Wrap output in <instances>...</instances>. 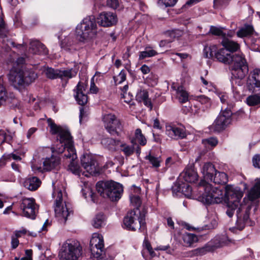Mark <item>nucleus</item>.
Instances as JSON below:
<instances>
[{"label":"nucleus","mask_w":260,"mask_h":260,"mask_svg":"<svg viewBox=\"0 0 260 260\" xmlns=\"http://www.w3.org/2000/svg\"><path fill=\"white\" fill-rule=\"evenodd\" d=\"M228 209L226 213L230 217H232L236 210L237 217V226L238 229L242 230L246 225H250L249 212L251 207L240 204L243 196L241 189L232 185H228L225 187L224 193Z\"/></svg>","instance_id":"obj_1"},{"label":"nucleus","mask_w":260,"mask_h":260,"mask_svg":"<svg viewBox=\"0 0 260 260\" xmlns=\"http://www.w3.org/2000/svg\"><path fill=\"white\" fill-rule=\"evenodd\" d=\"M24 62V58H18L9 74V81L17 89L29 85L37 78V74L33 71L23 67V64Z\"/></svg>","instance_id":"obj_2"},{"label":"nucleus","mask_w":260,"mask_h":260,"mask_svg":"<svg viewBox=\"0 0 260 260\" xmlns=\"http://www.w3.org/2000/svg\"><path fill=\"white\" fill-rule=\"evenodd\" d=\"M201 192L199 200L207 204L220 203L223 200L224 194L220 187H214L205 180H202L198 185Z\"/></svg>","instance_id":"obj_3"},{"label":"nucleus","mask_w":260,"mask_h":260,"mask_svg":"<svg viewBox=\"0 0 260 260\" xmlns=\"http://www.w3.org/2000/svg\"><path fill=\"white\" fill-rule=\"evenodd\" d=\"M96 189L101 196L108 198L112 201L119 200L123 191L121 184L112 180L98 182L96 184Z\"/></svg>","instance_id":"obj_4"},{"label":"nucleus","mask_w":260,"mask_h":260,"mask_svg":"<svg viewBox=\"0 0 260 260\" xmlns=\"http://www.w3.org/2000/svg\"><path fill=\"white\" fill-rule=\"evenodd\" d=\"M96 34L95 18L90 16L85 18L76 27V35L79 40L85 42L94 38Z\"/></svg>","instance_id":"obj_5"},{"label":"nucleus","mask_w":260,"mask_h":260,"mask_svg":"<svg viewBox=\"0 0 260 260\" xmlns=\"http://www.w3.org/2000/svg\"><path fill=\"white\" fill-rule=\"evenodd\" d=\"M146 213V211L144 209L141 211L138 209L130 211L123 219L124 225L128 230L136 231L139 229L144 231Z\"/></svg>","instance_id":"obj_6"},{"label":"nucleus","mask_w":260,"mask_h":260,"mask_svg":"<svg viewBox=\"0 0 260 260\" xmlns=\"http://www.w3.org/2000/svg\"><path fill=\"white\" fill-rule=\"evenodd\" d=\"M82 252V248L79 241L68 240L62 244L58 256L60 260H78Z\"/></svg>","instance_id":"obj_7"},{"label":"nucleus","mask_w":260,"mask_h":260,"mask_svg":"<svg viewBox=\"0 0 260 260\" xmlns=\"http://www.w3.org/2000/svg\"><path fill=\"white\" fill-rule=\"evenodd\" d=\"M232 74L236 78L243 79L248 72V63L243 54H232L229 63Z\"/></svg>","instance_id":"obj_8"},{"label":"nucleus","mask_w":260,"mask_h":260,"mask_svg":"<svg viewBox=\"0 0 260 260\" xmlns=\"http://www.w3.org/2000/svg\"><path fill=\"white\" fill-rule=\"evenodd\" d=\"M53 197L55 198L54 211L56 217L58 220L62 223H65L68 217L72 214V211L66 202L64 206L62 204V193L61 190H54L53 192Z\"/></svg>","instance_id":"obj_9"},{"label":"nucleus","mask_w":260,"mask_h":260,"mask_svg":"<svg viewBox=\"0 0 260 260\" xmlns=\"http://www.w3.org/2000/svg\"><path fill=\"white\" fill-rule=\"evenodd\" d=\"M232 113L228 109L222 111L210 126L211 131L219 132L224 129L231 122Z\"/></svg>","instance_id":"obj_10"},{"label":"nucleus","mask_w":260,"mask_h":260,"mask_svg":"<svg viewBox=\"0 0 260 260\" xmlns=\"http://www.w3.org/2000/svg\"><path fill=\"white\" fill-rule=\"evenodd\" d=\"M104 126L107 132L112 135H119L122 131V125L119 119L112 114H105L103 116Z\"/></svg>","instance_id":"obj_11"},{"label":"nucleus","mask_w":260,"mask_h":260,"mask_svg":"<svg viewBox=\"0 0 260 260\" xmlns=\"http://www.w3.org/2000/svg\"><path fill=\"white\" fill-rule=\"evenodd\" d=\"M55 151L58 153L64 152V156L67 158H69L71 162L74 161L77 158L72 137L69 139L67 138L62 144H57Z\"/></svg>","instance_id":"obj_12"},{"label":"nucleus","mask_w":260,"mask_h":260,"mask_svg":"<svg viewBox=\"0 0 260 260\" xmlns=\"http://www.w3.org/2000/svg\"><path fill=\"white\" fill-rule=\"evenodd\" d=\"M20 207L23 216L32 219H35L36 214L38 212V206L34 199L23 198Z\"/></svg>","instance_id":"obj_13"},{"label":"nucleus","mask_w":260,"mask_h":260,"mask_svg":"<svg viewBox=\"0 0 260 260\" xmlns=\"http://www.w3.org/2000/svg\"><path fill=\"white\" fill-rule=\"evenodd\" d=\"M90 248L92 255L99 258L102 256L104 249V243L103 236L98 233L92 234L90 241Z\"/></svg>","instance_id":"obj_14"},{"label":"nucleus","mask_w":260,"mask_h":260,"mask_svg":"<svg viewBox=\"0 0 260 260\" xmlns=\"http://www.w3.org/2000/svg\"><path fill=\"white\" fill-rule=\"evenodd\" d=\"M81 161L82 167L89 174H95L99 172L97 162L92 155L84 154Z\"/></svg>","instance_id":"obj_15"},{"label":"nucleus","mask_w":260,"mask_h":260,"mask_svg":"<svg viewBox=\"0 0 260 260\" xmlns=\"http://www.w3.org/2000/svg\"><path fill=\"white\" fill-rule=\"evenodd\" d=\"M166 133L168 137L173 139H183L186 136L185 128L181 125H167Z\"/></svg>","instance_id":"obj_16"},{"label":"nucleus","mask_w":260,"mask_h":260,"mask_svg":"<svg viewBox=\"0 0 260 260\" xmlns=\"http://www.w3.org/2000/svg\"><path fill=\"white\" fill-rule=\"evenodd\" d=\"M247 88L252 92H260V70L255 69L251 73L247 81Z\"/></svg>","instance_id":"obj_17"},{"label":"nucleus","mask_w":260,"mask_h":260,"mask_svg":"<svg viewBox=\"0 0 260 260\" xmlns=\"http://www.w3.org/2000/svg\"><path fill=\"white\" fill-rule=\"evenodd\" d=\"M48 125L50 128V133L52 134H59V141L60 144H62L66 140L71 137L70 132L63 129L60 126H57L51 119L47 120Z\"/></svg>","instance_id":"obj_18"},{"label":"nucleus","mask_w":260,"mask_h":260,"mask_svg":"<svg viewBox=\"0 0 260 260\" xmlns=\"http://www.w3.org/2000/svg\"><path fill=\"white\" fill-rule=\"evenodd\" d=\"M117 22L116 15L112 12H103L98 18V23L99 25L109 27L115 25Z\"/></svg>","instance_id":"obj_19"},{"label":"nucleus","mask_w":260,"mask_h":260,"mask_svg":"<svg viewBox=\"0 0 260 260\" xmlns=\"http://www.w3.org/2000/svg\"><path fill=\"white\" fill-rule=\"evenodd\" d=\"M86 85L81 82H79L74 91L75 92V98L80 105H85L88 101V97L86 92Z\"/></svg>","instance_id":"obj_20"},{"label":"nucleus","mask_w":260,"mask_h":260,"mask_svg":"<svg viewBox=\"0 0 260 260\" xmlns=\"http://www.w3.org/2000/svg\"><path fill=\"white\" fill-rule=\"evenodd\" d=\"M60 164V158L57 156H52L50 158H47L43 162V170L50 171L51 170L57 168ZM32 169L34 171L42 172L43 169L41 167L32 166Z\"/></svg>","instance_id":"obj_21"},{"label":"nucleus","mask_w":260,"mask_h":260,"mask_svg":"<svg viewBox=\"0 0 260 260\" xmlns=\"http://www.w3.org/2000/svg\"><path fill=\"white\" fill-rule=\"evenodd\" d=\"M171 88L175 91V95L180 103H184L188 100V93L182 86H177L173 83Z\"/></svg>","instance_id":"obj_22"},{"label":"nucleus","mask_w":260,"mask_h":260,"mask_svg":"<svg viewBox=\"0 0 260 260\" xmlns=\"http://www.w3.org/2000/svg\"><path fill=\"white\" fill-rule=\"evenodd\" d=\"M182 176L186 182L193 183L198 179L199 176L197 172L192 166H189L185 169L181 173Z\"/></svg>","instance_id":"obj_23"},{"label":"nucleus","mask_w":260,"mask_h":260,"mask_svg":"<svg viewBox=\"0 0 260 260\" xmlns=\"http://www.w3.org/2000/svg\"><path fill=\"white\" fill-rule=\"evenodd\" d=\"M29 51L33 54H46L48 50L45 46L38 40H31Z\"/></svg>","instance_id":"obj_24"},{"label":"nucleus","mask_w":260,"mask_h":260,"mask_svg":"<svg viewBox=\"0 0 260 260\" xmlns=\"http://www.w3.org/2000/svg\"><path fill=\"white\" fill-rule=\"evenodd\" d=\"M224 50L231 52H236L240 48V46L237 42L227 38H224L221 42Z\"/></svg>","instance_id":"obj_25"},{"label":"nucleus","mask_w":260,"mask_h":260,"mask_svg":"<svg viewBox=\"0 0 260 260\" xmlns=\"http://www.w3.org/2000/svg\"><path fill=\"white\" fill-rule=\"evenodd\" d=\"M214 165L211 162H206L203 166L201 172L205 179L210 180L213 179V175L216 172Z\"/></svg>","instance_id":"obj_26"},{"label":"nucleus","mask_w":260,"mask_h":260,"mask_svg":"<svg viewBox=\"0 0 260 260\" xmlns=\"http://www.w3.org/2000/svg\"><path fill=\"white\" fill-rule=\"evenodd\" d=\"M40 180L36 177L27 178L24 182V186L30 190H36L41 184Z\"/></svg>","instance_id":"obj_27"},{"label":"nucleus","mask_w":260,"mask_h":260,"mask_svg":"<svg viewBox=\"0 0 260 260\" xmlns=\"http://www.w3.org/2000/svg\"><path fill=\"white\" fill-rule=\"evenodd\" d=\"M136 100L139 102H143L144 104L150 108V109H152V104L150 100L148 98V92L145 90H141L139 92H138L136 95Z\"/></svg>","instance_id":"obj_28"},{"label":"nucleus","mask_w":260,"mask_h":260,"mask_svg":"<svg viewBox=\"0 0 260 260\" xmlns=\"http://www.w3.org/2000/svg\"><path fill=\"white\" fill-rule=\"evenodd\" d=\"M120 141L110 138H103L101 140L102 144L109 150H115L120 144Z\"/></svg>","instance_id":"obj_29"},{"label":"nucleus","mask_w":260,"mask_h":260,"mask_svg":"<svg viewBox=\"0 0 260 260\" xmlns=\"http://www.w3.org/2000/svg\"><path fill=\"white\" fill-rule=\"evenodd\" d=\"M260 197V178L255 179V183L248 192V198L253 201Z\"/></svg>","instance_id":"obj_30"},{"label":"nucleus","mask_w":260,"mask_h":260,"mask_svg":"<svg viewBox=\"0 0 260 260\" xmlns=\"http://www.w3.org/2000/svg\"><path fill=\"white\" fill-rule=\"evenodd\" d=\"M228 176L225 173L219 172L217 170L213 175V179L210 180V181L218 184H224L228 182Z\"/></svg>","instance_id":"obj_31"},{"label":"nucleus","mask_w":260,"mask_h":260,"mask_svg":"<svg viewBox=\"0 0 260 260\" xmlns=\"http://www.w3.org/2000/svg\"><path fill=\"white\" fill-rule=\"evenodd\" d=\"M231 53H226L224 48L220 49L215 53V57L220 62L228 64L229 63Z\"/></svg>","instance_id":"obj_32"},{"label":"nucleus","mask_w":260,"mask_h":260,"mask_svg":"<svg viewBox=\"0 0 260 260\" xmlns=\"http://www.w3.org/2000/svg\"><path fill=\"white\" fill-rule=\"evenodd\" d=\"M137 141L142 146L146 145L147 142L146 139L142 134V131L140 128H137L136 130L135 133V137L131 140V143L133 144V145H135L137 144Z\"/></svg>","instance_id":"obj_33"},{"label":"nucleus","mask_w":260,"mask_h":260,"mask_svg":"<svg viewBox=\"0 0 260 260\" xmlns=\"http://www.w3.org/2000/svg\"><path fill=\"white\" fill-rule=\"evenodd\" d=\"M230 242L231 240L228 239L226 235L218 236L214 240V246L216 248H218L227 245Z\"/></svg>","instance_id":"obj_34"},{"label":"nucleus","mask_w":260,"mask_h":260,"mask_svg":"<svg viewBox=\"0 0 260 260\" xmlns=\"http://www.w3.org/2000/svg\"><path fill=\"white\" fill-rule=\"evenodd\" d=\"M182 239L186 246H191L193 244L196 243L198 241V238L196 235L186 233L182 236Z\"/></svg>","instance_id":"obj_35"},{"label":"nucleus","mask_w":260,"mask_h":260,"mask_svg":"<svg viewBox=\"0 0 260 260\" xmlns=\"http://www.w3.org/2000/svg\"><path fill=\"white\" fill-rule=\"evenodd\" d=\"M77 75V72L72 69L67 70H59L58 78L61 79H69Z\"/></svg>","instance_id":"obj_36"},{"label":"nucleus","mask_w":260,"mask_h":260,"mask_svg":"<svg viewBox=\"0 0 260 260\" xmlns=\"http://www.w3.org/2000/svg\"><path fill=\"white\" fill-rule=\"evenodd\" d=\"M217 47L215 45L205 46L203 50L204 56L206 58H210L213 56V54L216 53Z\"/></svg>","instance_id":"obj_37"},{"label":"nucleus","mask_w":260,"mask_h":260,"mask_svg":"<svg viewBox=\"0 0 260 260\" xmlns=\"http://www.w3.org/2000/svg\"><path fill=\"white\" fill-rule=\"evenodd\" d=\"M253 31V28L252 26L250 25H245L237 32V35L240 38L246 37L251 35Z\"/></svg>","instance_id":"obj_38"},{"label":"nucleus","mask_w":260,"mask_h":260,"mask_svg":"<svg viewBox=\"0 0 260 260\" xmlns=\"http://www.w3.org/2000/svg\"><path fill=\"white\" fill-rule=\"evenodd\" d=\"M157 54V52L152 49L151 47L148 46L145 48V50L140 52L139 59H143L147 57L154 56Z\"/></svg>","instance_id":"obj_39"},{"label":"nucleus","mask_w":260,"mask_h":260,"mask_svg":"<svg viewBox=\"0 0 260 260\" xmlns=\"http://www.w3.org/2000/svg\"><path fill=\"white\" fill-rule=\"evenodd\" d=\"M105 224V217L103 214H97L93 219L92 225L95 228H99Z\"/></svg>","instance_id":"obj_40"},{"label":"nucleus","mask_w":260,"mask_h":260,"mask_svg":"<svg viewBox=\"0 0 260 260\" xmlns=\"http://www.w3.org/2000/svg\"><path fill=\"white\" fill-rule=\"evenodd\" d=\"M44 72L46 77L49 79H54L58 78L59 70H55L52 68H46Z\"/></svg>","instance_id":"obj_41"},{"label":"nucleus","mask_w":260,"mask_h":260,"mask_svg":"<svg viewBox=\"0 0 260 260\" xmlns=\"http://www.w3.org/2000/svg\"><path fill=\"white\" fill-rule=\"evenodd\" d=\"M119 146L121 147V151L123 152L126 156H129L134 152V145L129 146L127 144L120 142Z\"/></svg>","instance_id":"obj_42"},{"label":"nucleus","mask_w":260,"mask_h":260,"mask_svg":"<svg viewBox=\"0 0 260 260\" xmlns=\"http://www.w3.org/2000/svg\"><path fill=\"white\" fill-rule=\"evenodd\" d=\"M202 143L208 149L216 146L218 144V140L216 138L210 137L202 140Z\"/></svg>","instance_id":"obj_43"},{"label":"nucleus","mask_w":260,"mask_h":260,"mask_svg":"<svg viewBox=\"0 0 260 260\" xmlns=\"http://www.w3.org/2000/svg\"><path fill=\"white\" fill-rule=\"evenodd\" d=\"M8 30L3 18V14L0 11V38H5L7 37Z\"/></svg>","instance_id":"obj_44"},{"label":"nucleus","mask_w":260,"mask_h":260,"mask_svg":"<svg viewBox=\"0 0 260 260\" xmlns=\"http://www.w3.org/2000/svg\"><path fill=\"white\" fill-rule=\"evenodd\" d=\"M145 159L148 160L149 162L154 168H158L160 166V162L161 161L160 157H155L150 154L147 155L145 157Z\"/></svg>","instance_id":"obj_45"},{"label":"nucleus","mask_w":260,"mask_h":260,"mask_svg":"<svg viewBox=\"0 0 260 260\" xmlns=\"http://www.w3.org/2000/svg\"><path fill=\"white\" fill-rule=\"evenodd\" d=\"M223 28L211 26L210 32L213 35L221 36L223 38H226V34L223 31Z\"/></svg>","instance_id":"obj_46"},{"label":"nucleus","mask_w":260,"mask_h":260,"mask_svg":"<svg viewBox=\"0 0 260 260\" xmlns=\"http://www.w3.org/2000/svg\"><path fill=\"white\" fill-rule=\"evenodd\" d=\"M246 102L249 106H255L260 103V96L257 95L249 96L246 99Z\"/></svg>","instance_id":"obj_47"},{"label":"nucleus","mask_w":260,"mask_h":260,"mask_svg":"<svg viewBox=\"0 0 260 260\" xmlns=\"http://www.w3.org/2000/svg\"><path fill=\"white\" fill-rule=\"evenodd\" d=\"M179 190L181 191L185 196L189 198L191 194L192 188L191 186L187 184H184L179 187Z\"/></svg>","instance_id":"obj_48"},{"label":"nucleus","mask_w":260,"mask_h":260,"mask_svg":"<svg viewBox=\"0 0 260 260\" xmlns=\"http://www.w3.org/2000/svg\"><path fill=\"white\" fill-rule=\"evenodd\" d=\"M69 170L75 175L80 176V167L75 160L70 162L69 165Z\"/></svg>","instance_id":"obj_49"},{"label":"nucleus","mask_w":260,"mask_h":260,"mask_svg":"<svg viewBox=\"0 0 260 260\" xmlns=\"http://www.w3.org/2000/svg\"><path fill=\"white\" fill-rule=\"evenodd\" d=\"M129 198L131 204L136 207L134 210L138 209L140 211L138 208L141 204V200L140 197L138 196L132 194L129 196Z\"/></svg>","instance_id":"obj_50"},{"label":"nucleus","mask_w":260,"mask_h":260,"mask_svg":"<svg viewBox=\"0 0 260 260\" xmlns=\"http://www.w3.org/2000/svg\"><path fill=\"white\" fill-rule=\"evenodd\" d=\"M196 100L201 104L205 105L206 108H208L210 106V99L205 95H200L197 97Z\"/></svg>","instance_id":"obj_51"},{"label":"nucleus","mask_w":260,"mask_h":260,"mask_svg":"<svg viewBox=\"0 0 260 260\" xmlns=\"http://www.w3.org/2000/svg\"><path fill=\"white\" fill-rule=\"evenodd\" d=\"M126 79V73L123 70L121 71L119 74L114 77V80L116 84H121Z\"/></svg>","instance_id":"obj_52"},{"label":"nucleus","mask_w":260,"mask_h":260,"mask_svg":"<svg viewBox=\"0 0 260 260\" xmlns=\"http://www.w3.org/2000/svg\"><path fill=\"white\" fill-rule=\"evenodd\" d=\"M12 137L10 135L8 134L5 130H0V143L2 144L5 141L11 140Z\"/></svg>","instance_id":"obj_53"},{"label":"nucleus","mask_w":260,"mask_h":260,"mask_svg":"<svg viewBox=\"0 0 260 260\" xmlns=\"http://www.w3.org/2000/svg\"><path fill=\"white\" fill-rule=\"evenodd\" d=\"M230 0H214V7L215 9H221L226 7Z\"/></svg>","instance_id":"obj_54"},{"label":"nucleus","mask_w":260,"mask_h":260,"mask_svg":"<svg viewBox=\"0 0 260 260\" xmlns=\"http://www.w3.org/2000/svg\"><path fill=\"white\" fill-rule=\"evenodd\" d=\"M7 97L6 91L5 87L1 83V79H0V105L6 100Z\"/></svg>","instance_id":"obj_55"},{"label":"nucleus","mask_w":260,"mask_h":260,"mask_svg":"<svg viewBox=\"0 0 260 260\" xmlns=\"http://www.w3.org/2000/svg\"><path fill=\"white\" fill-rule=\"evenodd\" d=\"M121 98L124 99V102L126 103H129L132 100H133V95L129 93H121Z\"/></svg>","instance_id":"obj_56"},{"label":"nucleus","mask_w":260,"mask_h":260,"mask_svg":"<svg viewBox=\"0 0 260 260\" xmlns=\"http://www.w3.org/2000/svg\"><path fill=\"white\" fill-rule=\"evenodd\" d=\"M107 4L109 7L115 9L118 7L119 2L118 0H107Z\"/></svg>","instance_id":"obj_57"},{"label":"nucleus","mask_w":260,"mask_h":260,"mask_svg":"<svg viewBox=\"0 0 260 260\" xmlns=\"http://www.w3.org/2000/svg\"><path fill=\"white\" fill-rule=\"evenodd\" d=\"M252 162L254 167L260 168V155H255L252 158Z\"/></svg>","instance_id":"obj_58"},{"label":"nucleus","mask_w":260,"mask_h":260,"mask_svg":"<svg viewBox=\"0 0 260 260\" xmlns=\"http://www.w3.org/2000/svg\"><path fill=\"white\" fill-rule=\"evenodd\" d=\"M82 191H83V193L85 197V198H86V194H87V193H88L89 194V196H90L91 197V198H92V201H94V199H93V196H94V193L92 192V191L91 190V188L90 187H85V190L84 189H82Z\"/></svg>","instance_id":"obj_59"},{"label":"nucleus","mask_w":260,"mask_h":260,"mask_svg":"<svg viewBox=\"0 0 260 260\" xmlns=\"http://www.w3.org/2000/svg\"><path fill=\"white\" fill-rule=\"evenodd\" d=\"M206 252V249L204 247L197 248L192 250L193 254L196 255H203L205 254Z\"/></svg>","instance_id":"obj_60"},{"label":"nucleus","mask_w":260,"mask_h":260,"mask_svg":"<svg viewBox=\"0 0 260 260\" xmlns=\"http://www.w3.org/2000/svg\"><path fill=\"white\" fill-rule=\"evenodd\" d=\"M218 95L222 103H228V96L226 93H218Z\"/></svg>","instance_id":"obj_61"},{"label":"nucleus","mask_w":260,"mask_h":260,"mask_svg":"<svg viewBox=\"0 0 260 260\" xmlns=\"http://www.w3.org/2000/svg\"><path fill=\"white\" fill-rule=\"evenodd\" d=\"M98 88L94 83V77H92L91 80L90 91L92 93H96L98 92Z\"/></svg>","instance_id":"obj_62"},{"label":"nucleus","mask_w":260,"mask_h":260,"mask_svg":"<svg viewBox=\"0 0 260 260\" xmlns=\"http://www.w3.org/2000/svg\"><path fill=\"white\" fill-rule=\"evenodd\" d=\"M162 3L166 6V7H173L174 6L177 0H161Z\"/></svg>","instance_id":"obj_63"},{"label":"nucleus","mask_w":260,"mask_h":260,"mask_svg":"<svg viewBox=\"0 0 260 260\" xmlns=\"http://www.w3.org/2000/svg\"><path fill=\"white\" fill-rule=\"evenodd\" d=\"M37 131V128L36 127L30 128L26 133V137L27 139H30Z\"/></svg>","instance_id":"obj_64"}]
</instances>
